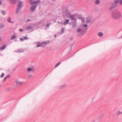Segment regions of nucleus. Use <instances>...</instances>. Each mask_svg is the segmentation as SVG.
Segmentation results:
<instances>
[{"label": "nucleus", "mask_w": 122, "mask_h": 122, "mask_svg": "<svg viewBox=\"0 0 122 122\" xmlns=\"http://www.w3.org/2000/svg\"><path fill=\"white\" fill-rule=\"evenodd\" d=\"M41 1L40 0H38L36 1H34V2H30V3L32 5L30 9V10L32 12L35 11L36 7L38 4V3H40Z\"/></svg>", "instance_id": "f257e3e1"}, {"label": "nucleus", "mask_w": 122, "mask_h": 122, "mask_svg": "<svg viewBox=\"0 0 122 122\" xmlns=\"http://www.w3.org/2000/svg\"><path fill=\"white\" fill-rule=\"evenodd\" d=\"M122 16L121 12L117 10L114 11L112 13V17L114 19L120 18Z\"/></svg>", "instance_id": "f03ea898"}, {"label": "nucleus", "mask_w": 122, "mask_h": 122, "mask_svg": "<svg viewBox=\"0 0 122 122\" xmlns=\"http://www.w3.org/2000/svg\"><path fill=\"white\" fill-rule=\"evenodd\" d=\"M23 2L20 0H19L18 2V5L17 6V8L16 9L15 13L16 14H18L20 13L21 10V8L23 6L22 4Z\"/></svg>", "instance_id": "7ed1b4c3"}, {"label": "nucleus", "mask_w": 122, "mask_h": 122, "mask_svg": "<svg viewBox=\"0 0 122 122\" xmlns=\"http://www.w3.org/2000/svg\"><path fill=\"white\" fill-rule=\"evenodd\" d=\"M87 28H82V29L79 28L77 29V31L78 33L80 32V34L78 35V36H80L82 35H84L86 32Z\"/></svg>", "instance_id": "20e7f679"}, {"label": "nucleus", "mask_w": 122, "mask_h": 122, "mask_svg": "<svg viewBox=\"0 0 122 122\" xmlns=\"http://www.w3.org/2000/svg\"><path fill=\"white\" fill-rule=\"evenodd\" d=\"M119 0H115L114 3L112 5L110 8V10H111L112 9L117 7Z\"/></svg>", "instance_id": "39448f33"}, {"label": "nucleus", "mask_w": 122, "mask_h": 122, "mask_svg": "<svg viewBox=\"0 0 122 122\" xmlns=\"http://www.w3.org/2000/svg\"><path fill=\"white\" fill-rule=\"evenodd\" d=\"M16 86H21L23 85V82L18 80H16L15 81Z\"/></svg>", "instance_id": "423d86ee"}, {"label": "nucleus", "mask_w": 122, "mask_h": 122, "mask_svg": "<svg viewBox=\"0 0 122 122\" xmlns=\"http://www.w3.org/2000/svg\"><path fill=\"white\" fill-rule=\"evenodd\" d=\"M62 13L64 15H65V16H66L67 15H69V14L71 13L69 12V11L68 10V9H66L65 11L63 10L62 12Z\"/></svg>", "instance_id": "0eeeda50"}, {"label": "nucleus", "mask_w": 122, "mask_h": 122, "mask_svg": "<svg viewBox=\"0 0 122 122\" xmlns=\"http://www.w3.org/2000/svg\"><path fill=\"white\" fill-rule=\"evenodd\" d=\"M75 14H74L73 15H71V14H69V15L68 16L70 17V19H71L72 20H74L75 19Z\"/></svg>", "instance_id": "6e6552de"}, {"label": "nucleus", "mask_w": 122, "mask_h": 122, "mask_svg": "<svg viewBox=\"0 0 122 122\" xmlns=\"http://www.w3.org/2000/svg\"><path fill=\"white\" fill-rule=\"evenodd\" d=\"M7 1L12 4H15L17 1V0H7Z\"/></svg>", "instance_id": "1a4fd4ad"}, {"label": "nucleus", "mask_w": 122, "mask_h": 122, "mask_svg": "<svg viewBox=\"0 0 122 122\" xmlns=\"http://www.w3.org/2000/svg\"><path fill=\"white\" fill-rule=\"evenodd\" d=\"M26 37H24L23 38H20V40L22 41H23L24 40H28L29 39V38H27V35H26Z\"/></svg>", "instance_id": "9d476101"}, {"label": "nucleus", "mask_w": 122, "mask_h": 122, "mask_svg": "<svg viewBox=\"0 0 122 122\" xmlns=\"http://www.w3.org/2000/svg\"><path fill=\"white\" fill-rule=\"evenodd\" d=\"M24 51V50L22 49H20L15 51V52L17 53H21Z\"/></svg>", "instance_id": "9b49d317"}, {"label": "nucleus", "mask_w": 122, "mask_h": 122, "mask_svg": "<svg viewBox=\"0 0 122 122\" xmlns=\"http://www.w3.org/2000/svg\"><path fill=\"white\" fill-rule=\"evenodd\" d=\"M76 19L75 20L74 22L72 24V26L73 27H75L76 25Z\"/></svg>", "instance_id": "f8f14e48"}, {"label": "nucleus", "mask_w": 122, "mask_h": 122, "mask_svg": "<svg viewBox=\"0 0 122 122\" xmlns=\"http://www.w3.org/2000/svg\"><path fill=\"white\" fill-rule=\"evenodd\" d=\"M69 21V19H66L65 22L63 23V24L64 25L67 24L68 23V22Z\"/></svg>", "instance_id": "ddd939ff"}, {"label": "nucleus", "mask_w": 122, "mask_h": 122, "mask_svg": "<svg viewBox=\"0 0 122 122\" xmlns=\"http://www.w3.org/2000/svg\"><path fill=\"white\" fill-rule=\"evenodd\" d=\"M66 86V84H64L60 86V88L61 89H62Z\"/></svg>", "instance_id": "4468645a"}, {"label": "nucleus", "mask_w": 122, "mask_h": 122, "mask_svg": "<svg viewBox=\"0 0 122 122\" xmlns=\"http://www.w3.org/2000/svg\"><path fill=\"white\" fill-rule=\"evenodd\" d=\"M79 19L81 20H82V21L83 22H85V19L84 18H83V17H82L81 16H79Z\"/></svg>", "instance_id": "2eb2a0df"}, {"label": "nucleus", "mask_w": 122, "mask_h": 122, "mask_svg": "<svg viewBox=\"0 0 122 122\" xmlns=\"http://www.w3.org/2000/svg\"><path fill=\"white\" fill-rule=\"evenodd\" d=\"M33 67L32 68L29 67L27 68V71L29 72L33 71Z\"/></svg>", "instance_id": "dca6fc26"}, {"label": "nucleus", "mask_w": 122, "mask_h": 122, "mask_svg": "<svg viewBox=\"0 0 122 122\" xmlns=\"http://www.w3.org/2000/svg\"><path fill=\"white\" fill-rule=\"evenodd\" d=\"M91 18L89 17H87L86 20V23H89L91 21Z\"/></svg>", "instance_id": "f3484780"}, {"label": "nucleus", "mask_w": 122, "mask_h": 122, "mask_svg": "<svg viewBox=\"0 0 122 122\" xmlns=\"http://www.w3.org/2000/svg\"><path fill=\"white\" fill-rule=\"evenodd\" d=\"M98 35L99 37H101L103 35V33L102 32H99L98 33Z\"/></svg>", "instance_id": "a211bd4d"}, {"label": "nucleus", "mask_w": 122, "mask_h": 122, "mask_svg": "<svg viewBox=\"0 0 122 122\" xmlns=\"http://www.w3.org/2000/svg\"><path fill=\"white\" fill-rule=\"evenodd\" d=\"M16 37V36L15 35H14L11 36L10 39L11 40H12L15 39Z\"/></svg>", "instance_id": "6ab92c4d"}, {"label": "nucleus", "mask_w": 122, "mask_h": 122, "mask_svg": "<svg viewBox=\"0 0 122 122\" xmlns=\"http://www.w3.org/2000/svg\"><path fill=\"white\" fill-rule=\"evenodd\" d=\"M5 48V45L4 44L3 46H2L0 48V50H3Z\"/></svg>", "instance_id": "aec40b11"}, {"label": "nucleus", "mask_w": 122, "mask_h": 122, "mask_svg": "<svg viewBox=\"0 0 122 122\" xmlns=\"http://www.w3.org/2000/svg\"><path fill=\"white\" fill-rule=\"evenodd\" d=\"M33 27L32 26L28 27H26V29L28 30H32L33 29Z\"/></svg>", "instance_id": "412c9836"}, {"label": "nucleus", "mask_w": 122, "mask_h": 122, "mask_svg": "<svg viewBox=\"0 0 122 122\" xmlns=\"http://www.w3.org/2000/svg\"><path fill=\"white\" fill-rule=\"evenodd\" d=\"M42 43L41 44V43H40L39 42H38V44L37 45V46H36V47H39L41 46H42Z\"/></svg>", "instance_id": "4be33fe9"}, {"label": "nucleus", "mask_w": 122, "mask_h": 122, "mask_svg": "<svg viewBox=\"0 0 122 122\" xmlns=\"http://www.w3.org/2000/svg\"><path fill=\"white\" fill-rule=\"evenodd\" d=\"M50 43L49 41H47L45 42H44L42 43L43 44H47Z\"/></svg>", "instance_id": "5701e85b"}, {"label": "nucleus", "mask_w": 122, "mask_h": 122, "mask_svg": "<svg viewBox=\"0 0 122 122\" xmlns=\"http://www.w3.org/2000/svg\"><path fill=\"white\" fill-rule=\"evenodd\" d=\"M11 18L10 17H9L8 19V21L9 23L12 22L13 23V22H11Z\"/></svg>", "instance_id": "b1692460"}, {"label": "nucleus", "mask_w": 122, "mask_h": 122, "mask_svg": "<svg viewBox=\"0 0 122 122\" xmlns=\"http://www.w3.org/2000/svg\"><path fill=\"white\" fill-rule=\"evenodd\" d=\"M61 62H60L57 63L55 66V67L56 68L58 66H59L61 64Z\"/></svg>", "instance_id": "393cba45"}, {"label": "nucleus", "mask_w": 122, "mask_h": 122, "mask_svg": "<svg viewBox=\"0 0 122 122\" xmlns=\"http://www.w3.org/2000/svg\"><path fill=\"white\" fill-rule=\"evenodd\" d=\"M100 1L99 0H96L95 1V3L96 4H99Z\"/></svg>", "instance_id": "a878e982"}, {"label": "nucleus", "mask_w": 122, "mask_h": 122, "mask_svg": "<svg viewBox=\"0 0 122 122\" xmlns=\"http://www.w3.org/2000/svg\"><path fill=\"white\" fill-rule=\"evenodd\" d=\"M4 26V25L3 24H0V28H3Z\"/></svg>", "instance_id": "bb28decb"}, {"label": "nucleus", "mask_w": 122, "mask_h": 122, "mask_svg": "<svg viewBox=\"0 0 122 122\" xmlns=\"http://www.w3.org/2000/svg\"><path fill=\"white\" fill-rule=\"evenodd\" d=\"M117 113L118 115L120 114H122V112H120L119 111H118L117 112Z\"/></svg>", "instance_id": "cd10ccee"}, {"label": "nucleus", "mask_w": 122, "mask_h": 122, "mask_svg": "<svg viewBox=\"0 0 122 122\" xmlns=\"http://www.w3.org/2000/svg\"><path fill=\"white\" fill-rule=\"evenodd\" d=\"M4 73H2V74H1V75L0 76V77L1 78L3 77L4 76Z\"/></svg>", "instance_id": "c85d7f7f"}, {"label": "nucleus", "mask_w": 122, "mask_h": 122, "mask_svg": "<svg viewBox=\"0 0 122 122\" xmlns=\"http://www.w3.org/2000/svg\"><path fill=\"white\" fill-rule=\"evenodd\" d=\"M2 13L3 15H5L6 14V12L5 11H3L2 12Z\"/></svg>", "instance_id": "c756f323"}, {"label": "nucleus", "mask_w": 122, "mask_h": 122, "mask_svg": "<svg viewBox=\"0 0 122 122\" xmlns=\"http://www.w3.org/2000/svg\"><path fill=\"white\" fill-rule=\"evenodd\" d=\"M64 30L65 29L64 28H63L62 29V30H61L62 32H61V34H62L64 33Z\"/></svg>", "instance_id": "7c9ffc66"}, {"label": "nucleus", "mask_w": 122, "mask_h": 122, "mask_svg": "<svg viewBox=\"0 0 122 122\" xmlns=\"http://www.w3.org/2000/svg\"><path fill=\"white\" fill-rule=\"evenodd\" d=\"M87 25L86 24H85L84 25V26L85 27L87 28Z\"/></svg>", "instance_id": "2f4dec72"}, {"label": "nucleus", "mask_w": 122, "mask_h": 122, "mask_svg": "<svg viewBox=\"0 0 122 122\" xmlns=\"http://www.w3.org/2000/svg\"><path fill=\"white\" fill-rule=\"evenodd\" d=\"M119 3L120 4H122V0H120Z\"/></svg>", "instance_id": "473e14b6"}, {"label": "nucleus", "mask_w": 122, "mask_h": 122, "mask_svg": "<svg viewBox=\"0 0 122 122\" xmlns=\"http://www.w3.org/2000/svg\"><path fill=\"white\" fill-rule=\"evenodd\" d=\"M50 23L46 25V26L47 27H49Z\"/></svg>", "instance_id": "72a5a7b5"}, {"label": "nucleus", "mask_w": 122, "mask_h": 122, "mask_svg": "<svg viewBox=\"0 0 122 122\" xmlns=\"http://www.w3.org/2000/svg\"><path fill=\"white\" fill-rule=\"evenodd\" d=\"M32 76V75H30L28 77L30 78Z\"/></svg>", "instance_id": "f704fd0d"}, {"label": "nucleus", "mask_w": 122, "mask_h": 122, "mask_svg": "<svg viewBox=\"0 0 122 122\" xmlns=\"http://www.w3.org/2000/svg\"><path fill=\"white\" fill-rule=\"evenodd\" d=\"M31 21V20H30V19H28V20H26V22H29V21Z\"/></svg>", "instance_id": "c9c22d12"}, {"label": "nucleus", "mask_w": 122, "mask_h": 122, "mask_svg": "<svg viewBox=\"0 0 122 122\" xmlns=\"http://www.w3.org/2000/svg\"><path fill=\"white\" fill-rule=\"evenodd\" d=\"M6 78H9L10 77V76L9 75H7L6 76Z\"/></svg>", "instance_id": "e433bc0d"}, {"label": "nucleus", "mask_w": 122, "mask_h": 122, "mask_svg": "<svg viewBox=\"0 0 122 122\" xmlns=\"http://www.w3.org/2000/svg\"><path fill=\"white\" fill-rule=\"evenodd\" d=\"M7 78H6V77H5L4 79V80L5 81Z\"/></svg>", "instance_id": "4c0bfd02"}, {"label": "nucleus", "mask_w": 122, "mask_h": 122, "mask_svg": "<svg viewBox=\"0 0 122 122\" xmlns=\"http://www.w3.org/2000/svg\"><path fill=\"white\" fill-rule=\"evenodd\" d=\"M30 1L33 2H34V1L32 0H30L29 1V2L30 3Z\"/></svg>", "instance_id": "58836bf2"}, {"label": "nucleus", "mask_w": 122, "mask_h": 122, "mask_svg": "<svg viewBox=\"0 0 122 122\" xmlns=\"http://www.w3.org/2000/svg\"><path fill=\"white\" fill-rule=\"evenodd\" d=\"M19 30L20 31H23V30L22 29H20Z\"/></svg>", "instance_id": "ea45409f"}, {"label": "nucleus", "mask_w": 122, "mask_h": 122, "mask_svg": "<svg viewBox=\"0 0 122 122\" xmlns=\"http://www.w3.org/2000/svg\"><path fill=\"white\" fill-rule=\"evenodd\" d=\"M58 23H61V24H62V22H61V23H60V22H59V21H58Z\"/></svg>", "instance_id": "a19ab883"}, {"label": "nucleus", "mask_w": 122, "mask_h": 122, "mask_svg": "<svg viewBox=\"0 0 122 122\" xmlns=\"http://www.w3.org/2000/svg\"><path fill=\"white\" fill-rule=\"evenodd\" d=\"M70 40L71 41H72L73 40V38H70Z\"/></svg>", "instance_id": "79ce46f5"}, {"label": "nucleus", "mask_w": 122, "mask_h": 122, "mask_svg": "<svg viewBox=\"0 0 122 122\" xmlns=\"http://www.w3.org/2000/svg\"><path fill=\"white\" fill-rule=\"evenodd\" d=\"M119 38H122V35Z\"/></svg>", "instance_id": "37998d69"}, {"label": "nucleus", "mask_w": 122, "mask_h": 122, "mask_svg": "<svg viewBox=\"0 0 122 122\" xmlns=\"http://www.w3.org/2000/svg\"><path fill=\"white\" fill-rule=\"evenodd\" d=\"M1 4V2L0 1V5Z\"/></svg>", "instance_id": "c03bdc74"}, {"label": "nucleus", "mask_w": 122, "mask_h": 122, "mask_svg": "<svg viewBox=\"0 0 122 122\" xmlns=\"http://www.w3.org/2000/svg\"><path fill=\"white\" fill-rule=\"evenodd\" d=\"M1 37H0V41H1Z\"/></svg>", "instance_id": "a18cd8bd"}, {"label": "nucleus", "mask_w": 122, "mask_h": 122, "mask_svg": "<svg viewBox=\"0 0 122 122\" xmlns=\"http://www.w3.org/2000/svg\"><path fill=\"white\" fill-rule=\"evenodd\" d=\"M54 37H56V35H54Z\"/></svg>", "instance_id": "49530a36"}, {"label": "nucleus", "mask_w": 122, "mask_h": 122, "mask_svg": "<svg viewBox=\"0 0 122 122\" xmlns=\"http://www.w3.org/2000/svg\"><path fill=\"white\" fill-rule=\"evenodd\" d=\"M95 122V121H93L92 122Z\"/></svg>", "instance_id": "de8ad7c7"}, {"label": "nucleus", "mask_w": 122, "mask_h": 122, "mask_svg": "<svg viewBox=\"0 0 122 122\" xmlns=\"http://www.w3.org/2000/svg\"><path fill=\"white\" fill-rule=\"evenodd\" d=\"M72 46H73V45H72V46H71V47H72Z\"/></svg>", "instance_id": "09e8293b"}]
</instances>
